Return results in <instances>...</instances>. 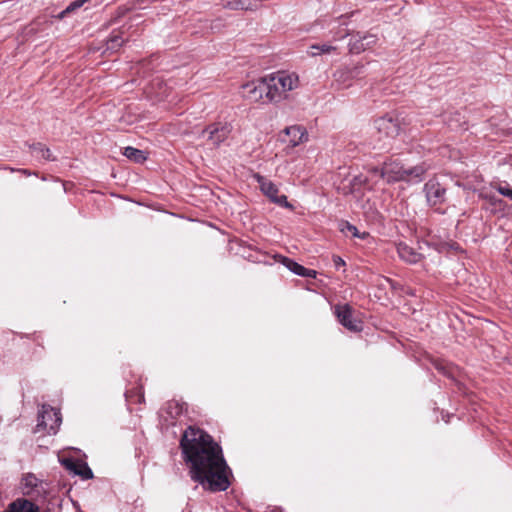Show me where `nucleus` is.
I'll list each match as a JSON object with an SVG mask.
<instances>
[{
    "label": "nucleus",
    "instance_id": "f8f14e48",
    "mask_svg": "<svg viewBox=\"0 0 512 512\" xmlns=\"http://www.w3.org/2000/svg\"><path fill=\"white\" fill-rule=\"evenodd\" d=\"M62 463L68 470L80 476L82 479L88 480L93 478V472L86 462L68 458L64 459Z\"/></svg>",
    "mask_w": 512,
    "mask_h": 512
},
{
    "label": "nucleus",
    "instance_id": "b1692460",
    "mask_svg": "<svg viewBox=\"0 0 512 512\" xmlns=\"http://www.w3.org/2000/svg\"><path fill=\"white\" fill-rule=\"evenodd\" d=\"M167 414L172 418H176L183 412V406L179 404L177 401H169L166 404L165 408Z\"/></svg>",
    "mask_w": 512,
    "mask_h": 512
},
{
    "label": "nucleus",
    "instance_id": "a211bd4d",
    "mask_svg": "<svg viewBox=\"0 0 512 512\" xmlns=\"http://www.w3.org/2000/svg\"><path fill=\"white\" fill-rule=\"evenodd\" d=\"M29 149L31 154L37 159H44L48 161H54L55 158L52 156V153L49 148H47L42 143H33L29 145Z\"/></svg>",
    "mask_w": 512,
    "mask_h": 512
},
{
    "label": "nucleus",
    "instance_id": "39448f33",
    "mask_svg": "<svg viewBox=\"0 0 512 512\" xmlns=\"http://www.w3.org/2000/svg\"><path fill=\"white\" fill-rule=\"evenodd\" d=\"M365 66L361 63L352 66H345L337 69L334 74V81L340 88H349L353 81L364 76Z\"/></svg>",
    "mask_w": 512,
    "mask_h": 512
},
{
    "label": "nucleus",
    "instance_id": "9d476101",
    "mask_svg": "<svg viewBox=\"0 0 512 512\" xmlns=\"http://www.w3.org/2000/svg\"><path fill=\"white\" fill-rule=\"evenodd\" d=\"M424 192L427 203L432 207L440 205L445 201L446 189L436 180H429L424 185Z\"/></svg>",
    "mask_w": 512,
    "mask_h": 512
},
{
    "label": "nucleus",
    "instance_id": "f257e3e1",
    "mask_svg": "<svg viewBox=\"0 0 512 512\" xmlns=\"http://www.w3.org/2000/svg\"><path fill=\"white\" fill-rule=\"evenodd\" d=\"M180 447L193 481L211 492L225 491L230 486V469L222 449L208 433L189 426L182 435Z\"/></svg>",
    "mask_w": 512,
    "mask_h": 512
},
{
    "label": "nucleus",
    "instance_id": "393cba45",
    "mask_svg": "<svg viewBox=\"0 0 512 512\" xmlns=\"http://www.w3.org/2000/svg\"><path fill=\"white\" fill-rule=\"evenodd\" d=\"M124 40L119 34H113L107 40V50L117 51L123 44Z\"/></svg>",
    "mask_w": 512,
    "mask_h": 512
},
{
    "label": "nucleus",
    "instance_id": "ddd939ff",
    "mask_svg": "<svg viewBox=\"0 0 512 512\" xmlns=\"http://www.w3.org/2000/svg\"><path fill=\"white\" fill-rule=\"evenodd\" d=\"M396 249L400 259L406 263L416 264L423 258L420 252L404 242L398 243Z\"/></svg>",
    "mask_w": 512,
    "mask_h": 512
},
{
    "label": "nucleus",
    "instance_id": "0eeeda50",
    "mask_svg": "<svg viewBox=\"0 0 512 512\" xmlns=\"http://www.w3.org/2000/svg\"><path fill=\"white\" fill-rule=\"evenodd\" d=\"M255 177L257 179V182L260 186V190L262 191V193L266 195L273 203L281 207L289 209L293 208V206L287 201L286 195H279V189L272 181L266 179L261 175H256Z\"/></svg>",
    "mask_w": 512,
    "mask_h": 512
},
{
    "label": "nucleus",
    "instance_id": "7c9ffc66",
    "mask_svg": "<svg viewBox=\"0 0 512 512\" xmlns=\"http://www.w3.org/2000/svg\"><path fill=\"white\" fill-rule=\"evenodd\" d=\"M348 35V33L346 31H344L343 33H341L339 36H338V39H342L344 37H346Z\"/></svg>",
    "mask_w": 512,
    "mask_h": 512
},
{
    "label": "nucleus",
    "instance_id": "dca6fc26",
    "mask_svg": "<svg viewBox=\"0 0 512 512\" xmlns=\"http://www.w3.org/2000/svg\"><path fill=\"white\" fill-rule=\"evenodd\" d=\"M288 139V144L290 147H296L299 144L307 141L308 135L304 127L299 125H293L285 128L284 130Z\"/></svg>",
    "mask_w": 512,
    "mask_h": 512
},
{
    "label": "nucleus",
    "instance_id": "1a4fd4ad",
    "mask_svg": "<svg viewBox=\"0 0 512 512\" xmlns=\"http://www.w3.org/2000/svg\"><path fill=\"white\" fill-rule=\"evenodd\" d=\"M335 314L338 321L348 330L352 332H358L362 330V322L353 318L352 308L345 305H337L335 307Z\"/></svg>",
    "mask_w": 512,
    "mask_h": 512
},
{
    "label": "nucleus",
    "instance_id": "20e7f679",
    "mask_svg": "<svg viewBox=\"0 0 512 512\" xmlns=\"http://www.w3.org/2000/svg\"><path fill=\"white\" fill-rule=\"evenodd\" d=\"M62 418L59 410L50 405H42L39 410L35 432L46 431L49 435H55L61 425Z\"/></svg>",
    "mask_w": 512,
    "mask_h": 512
},
{
    "label": "nucleus",
    "instance_id": "6ab92c4d",
    "mask_svg": "<svg viewBox=\"0 0 512 512\" xmlns=\"http://www.w3.org/2000/svg\"><path fill=\"white\" fill-rule=\"evenodd\" d=\"M405 170L407 172V179L405 181L417 183L423 179V176L427 171V167L424 164H421L411 168H405Z\"/></svg>",
    "mask_w": 512,
    "mask_h": 512
},
{
    "label": "nucleus",
    "instance_id": "2eb2a0df",
    "mask_svg": "<svg viewBox=\"0 0 512 512\" xmlns=\"http://www.w3.org/2000/svg\"><path fill=\"white\" fill-rule=\"evenodd\" d=\"M376 41L377 39L374 35L354 36L349 43L350 51L358 54L375 45Z\"/></svg>",
    "mask_w": 512,
    "mask_h": 512
},
{
    "label": "nucleus",
    "instance_id": "bb28decb",
    "mask_svg": "<svg viewBox=\"0 0 512 512\" xmlns=\"http://www.w3.org/2000/svg\"><path fill=\"white\" fill-rule=\"evenodd\" d=\"M341 231L342 232H349L352 234L353 237H358V238H362L363 236H360L359 232H358V229L354 226V225H351L349 222H343L341 224Z\"/></svg>",
    "mask_w": 512,
    "mask_h": 512
},
{
    "label": "nucleus",
    "instance_id": "7ed1b4c3",
    "mask_svg": "<svg viewBox=\"0 0 512 512\" xmlns=\"http://www.w3.org/2000/svg\"><path fill=\"white\" fill-rule=\"evenodd\" d=\"M406 125H408V122L405 121V117L398 113H387L374 122L378 133L391 139L397 137Z\"/></svg>",
    "mask_w": 512,
    "mask_h": 512
},
{
    "label": "nucleus",
    "instance_id": "f3484780",
    "mask_svg": "<svg viewBox=\"0 0 512 512\" xmlns=\"http://www.w3.org/2000/svg\"><path fill=\"white\" fill-rule=\"evenodd\" d=\"M280 262L296 275L303 276V277H309V278L316 277L317 273L315 270L307 269L304 266L298 264L297 262L293 261L290 258H287L285 256H280Z\"/></svg>",
    "mask_w": 512,
    "mask_h": 512
},
{
    "label": "nucleus",
    "instance_id": "9b49d317",
    "mask_svg": "<svg viewBox=\"0 0 512 512\" xmlns=\"http://www.w3.org/2000/svg\"><path fill=\"white\" fill-rule=\"evenodd\" d=\"M264 92H266L265 77L258 81H252L242 85L243 96L251 101L260 100Z\"/></svg>",
    "mask_w": 512,
    "mask_h": 512
},
{
    "label": "nucleus",
    "instance_id": "4be33fe9",
    "mask_svg": "<svg viewBox=\"0 0 512 512\" xmlns=\"http://www.w3.org/2000/svg\"><path fill=\"white\" fill-rule=\"evenodd\" d=\"M123 154L131 161H134L136 163H142L144 162L147 157L145 155V152L142 150H139L137 148L128 146L124 149Z\"/></svg>",
    "mask_w": 512,
    "mask_h": 512
},
{
    "label": "nucleus",
    "instance_id": "412c9836",
    "mask_svg": "<svg viewBox=\"0 0 512 512\" xmlns=\"http://www.w3.org/2000/svg\"><path fill=\"white\" fill-rule=\"evenodd\" d=\"M252 0H223V7L232 10H247L252 8Z\"/></svg>",
    "mask_w": 512,
    "mask_h": 512
},
{
    "label": "nucleus",
    "instance_id": "c85d7f7f",
    "mask_svg": "<svg viewBox=\"0 0 512 512\" xmlns=\"http://www.w3.org/2000/svg\"><path fill=\"white\" fill-rule=\"evenodd\" d=\"M333 262H334V265H335V267L337 269L345 265L344 260L341 257H339V256H334L333 257Z\"/></svg>",
    "mask_w": 512,
    "mask_h": 512
},
{
    "label": "nucleus",
    "instance_id": "4468645a",
    "mask_svg": "<svg viewBox=\"0 0 512 512\" xmlns=\"http://www.w3.org/2000/svg\"><path fill=\"white\" fill-rule=\"evenodd\" d=\"M4 512H40V507L32 499L18 498Z\"/></svg>",
    "mask_w": 512,
    "mask_h": 512
},
{
    "label": "nucleus",
    "instance_id": "6e6552de",
    "mask_svg": "<svg viewBox=\"0 0 512 512\" xmlns=\"http://www.w3.org/2000/svg\"><path fill=\"white\" fill-rule=\"evenodd\" d=\"M232 126L228 123H213L203 130V134L208 135V140L218 147L220 146L230 135Z\"/></svg>",
    "mask_w": 512,
    "mask_h": 512
},
{
    "label": "nucleus",
    "instance_id": "f03ea898",
    "mask_svg": "<svg viewBox=\"0 0 512 512\" xmlns=\"http://www.w3.org/2000/svg\"><path fill=\"white\" fill-rule=\"evenodd\" d=\"M266 98L278 103L287 97V93L299 86V77L294 72L277 71L265 77Z\"/></svg>",
    "mask_w": 512,
    "mask_h": 512
},
{
    "label": "nucleus",
    "instance_id": "a878e982",
    "mask_svg": "<svg viewBox=\"0 0 512 512\" xmlns=\"http://www.w3.org/2000/svg\"><path fill=\"white\" fill-rule=\"evenodd\" d=\"M460 114L459 113H455L453 116H450L449 118H446L445 121L447 123V125L451 128V129H457V128H460L462 126L461 122H460Z\"/></svg>",
    "mask_w": 512,
    "mask_h": 512
},
{
    "label": "nucleus",
    "instance_id": "5701e85b",
    "mask_svg": "<svg viewBox=\"0 0 512 512\" xmlns=\"http://www.w3.org/2000/svg\"><path fill=\"white\" fill-rule=\"evenodd\" d=\"M26 483L25 485L26 486H31L32 490L31 491H26L25 494L29 495L33 501L35 500L34 497H33V493H37V494H40L42 491H44V488H43V485L42 484H37V479L33 476H29L25 479Z\"/></svg>",
    "mask_w": 512,
    "mask_h": 512
},
{
    "label": "nucleus",
    "instance_id": "aec40b11",
    "mask_svg": "<svg viewBox=\"0 0 512 512\" xmlns=\"http://www.w3.org/2000/svg\"><path fill=\"white\" fill-rule=\"evenodd\" d=\"M337 50L336 46H333L328 43L323 44H313L309 47L308 54L310 56H318L321 54H331Z\"/></svg>",
    "mask_w": 512,
    "mask_h": 512
},
{
    "label": "nucleus",
    "instance_id": "423d86ee",
    "mask_svg": "<svg viewBox=\"0 0 512 512\" xmlns=\"http://www.w3.org/2000/svg\"><path fill=\"white\" fill-rule=\"evenodd\" d=\"M373 173L379 174L387 183L405 181L407 172L405 168L397 161H388L381 168H374Z\"/></svg>",
    "mask_w": 512,
    "mask_h": 512
},
{
    "label": "nucleus",
    "instance_id": "c756f323",
    "mask_svg": "<svg viewBox=\"0 0 512 512\" xmlns=\"http://www.w3.org/2000/svg\"><path fill=\"white\" fill-rule=\"evenodd\" d=\"M20 172H21L22 174H24V175H27V176H30V175H31V172H30V171H28V170H26V169H22V170H20Z\"/></svg>",
    "mask_w": 512,
    "mask_h": 512
},
{
    "label": "nucleus",
    "instance_id": "cd10ccee",
    "mask_svg": "<svg viewBox=\"0 0 512 512\" xmlns=\"http://www.w3.org/2000/svg\"><path fill=\"white\" fill-rule=\"evenodd\" d=\"M495 189L502 195L512 200V188L509 185H497Z\"/></svg>",
    "mask_w": 512,
    "mask_h": 512
}]
</instances>
